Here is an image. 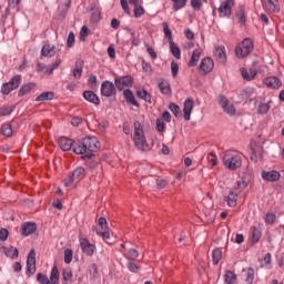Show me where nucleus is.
Masks as SVG:
<instances>
[{
    "instance_id": "nucleus-28",
    "label": "nucleus",
    "mask_w": 284,
    "mask_h": 284,
    "mask_svg": "<svg viewBox=\"0 0 284 284\" xmlns=\"http://www.w3.org/2000/svg\"><path fill=\"white\" fill-rule=\"evenodd\" d=\"M37 88V84L34 82H29L24 85H22L18 92V97H26V94H30L32 90Z\"/></svg>"
},
{
    "instance_id": "nucleus-27",
    "label": "nucleus",
    "mask_w": 284,
    "mask_h": 284,
    "mask_svg": "<svg viewBox=\"0 0 284 284\" xmlns=\"http://www.w3.org/2000/svg\"><path fill=\"white\" fill-rule=\"evenodd\" d=\"M57 54L55 47L51 44H44L41 50V55L52 59Z\"/></svg>"
},
{
    "instance_id": "nucleus-45",
    "label": "nucleus",
    "mask_w": 284,
    "mask_h": 284,
    "mask_svg": "<svg viewBox=\"0 0 284 284\" xmlns=\"http://www.w3.org/2000/svg\"><path fill=\"white\" fill-rule=\"evenodd\" d=\"M207 161L211 164V168H214L219 163V158L216 156V153L212 152L207 155Z\"/></svg>"
},
{
    "instance_id": "nucleus-18",
    "label": "nucleus",
    "mask_w": 284,
    "mask_h": 284,
    "mask_svg": "<svg viewBox=\"0 0 284 284\" xmlns=\"http://www.w3.org/2000/svg\"><path fill=\"white\" fill-rule=\"evenodd\" d=\"M263 82L266 85V88H270V90H278V88L283 85V82H281V80L276 77H268L264 79Z\"/></svg>"
},
{
    "instance_id": "nucleus-50",
    "label": "nucleus",
    "mask_w": 284,
    "mask_h": 284,
    "mask_svg": "<svg viewBox=\"0 0 284 284\" xmlns=\"http://www.w3.org/2000/svg\"><path fill=\"white\" fill-rule=\"evenodd\" d=\"M72 250L71 248H67L64 251V263H67V265H70V263H72Z\"/></svg>"
},
{
    "instance_id": "nucleus-6",
    "label": "nucleus",
    "mask_w": 284,
    "mask_h": 284,
    "mask_svg": "<svg viewBox=\"0 0 284 284\" xmlns=\"http://www.w3.org/2000/svg\"><path fill=\"white\" fill-rule=\"evenodd\" d=\"M84 178L85 169L79 166L64 180V187H72V185H75V183H79V181Z\"/></svg>"
},
{
    "instance_id": "nucleus-16",
    "label": "nucleus",
    "mask_w": 284,
    "mask_h": 284,
    "mask_svg": "<svg viewBox=\"0 0 284 284\" xmlns=\"http://www.w3.org/2000/svg\"><path fill=\"white\" fill-rule=\"evenodd\" d=\"M262 6L266 12H281L278 0H262Z\"/></svg>"
},
{
    "instance_id": "nucleus-11",
    "label": "nucleus",
    "mask_w": 284,
    "mask_h": 284,
    "mask_svg": "<svg viewBox=\"0 0 284 284\" xmlns=\"http://www.w3.org/2000/svg\"><path fill=\"white\" fill-rule=\"evenodd\" d=\"M37 272V253L31 250L27 258V274H34Z\"/></svg>"
},
{
    "instance_id": "nucleus-44",
    "label": "nucleus",
    "mask_w": 284,
    "mask_h": 284,
    "mask_svg": "<svg viewBox=\"0 0 284 284\" xmlns=\"http://www.w3.org/2000/svg\"><path fill=\"white\" fill-rule=\"evenodd\" d=\"M236 19L239 20V23H241V26H245V9L241 8L236 12Z\"/></svg>"
},
{
    "instance_id": "nucleus-23",
    "label": "nucleus",
    "mask_w": 284,
    "mask_h": 284,
    "mask_svg": "<svg viewBox=\"0 0 284 284\" xmlns=\"http://www.w3.org/2000/svg\"><path fill=\"white\" fill-rule=\"evenodd\" d=\"M83 98L85 101H89V103H93L94 105H100L101 103L99 95H97L93 91H84Z\"/></svg>"
},
{
    "instance_id": "nucleus-40",
    "label": "nucleus",
    "mask_w": 284,
    "mask_h": 284,
    "mask_svg": "<svg viewBox=\"0 0 284 284\" xmlns=\"http://www.w3.org/2000/svg\"><path fill=\"white\" fill-rule=\"evenodd\" d=\"M0 132L3 136H12V125L10 123L2 124Z\"/></svg>"
},
{
    "instance_id": "nucleus-20",
    "label": "nucleus",
    "mask_w": 284,
    "mask_h": 284,
    "mask_svg": "<svg viewBox=\"0 0 284 284\" xmlns=\"http://www.w3.org/2000/svg\"><path fill=\"white\" fill-rule=\"evenodd\" d=\"M215 59L219 61V63H227V54H225V47H216L213 52Z\"/></svg>"
},
{
    "instance_id": "nucleus-51",
    "label": "nucleus",
    "mask_w": 284,
    "mask_h": 284,
    "mask_svg": "<svg viewBox=\"0 0 284 284\" xmlns=\"http://www.w3.org/2000/svg\"><path fill=\"white\" fill-rule=\"evenodd\" d=\"M134 17L135 19H139L140 17H143V14H145V9H143V7H141L140 4L138 7H134Z\"/></svg>"
},
{
    "instance_id": "nucleus-26",
    "label": "nucleus",
    "mask_w": 284,
    "mask_h": 284,
    "mask_svg": "<svg viewBox=\"0 0 284 284\" xmlns=\"http://www.w3.org/2000/svg\"><path fill=\"white\" fill-rule=\"evenodd\" d=\"M241 74L245 81H254V79H256V74H258V72L255 69H251L248 72L247 69L242 68Z\"/></svg>"
},
{
    "instance_id": "nucleus-58",
    "label": "nucleus",
    "mask_w": 284,
    "mask_h": 284,
    "mask_svg": "<svg viewBox=\"0 0 284 284\" xmlns=\"http://www.w3.org/2000/svg\"><path fill=\"white\" fill-rule=\"evenodd\" d=\"M67 45L68 48H72L74 45V33L70 32L67 39Z\"/></svg>"
},
{
    "instance_id": "nucleus-55",
    "label": "nucleus",
    "mask_w": 284,
    "mask_h": 284,
    "mask_svg": "<svg viewBox=\"0 0 284 284\" xmlns=\"http://www.w3.org/2000/svg\"><path fill=\"white\" fill-rule=\"evenodd\" d=\"M128 256L129 258H131V261H134L135 258H139V251H136L135 248H130Z\"/></svg>"
},
{
    "instance_id": "nucleus-32",
    "label": "nucleus",
    "mask_w": 284,
    "mask_h": 284,
    "mask_svg": "<svg viewBox=\"0 0 284 284\" xmlns=\"http://www.w3.org/2000/svg\"><path fill=\"white\" fill-rule=\"evenodd\" d=\"M136 95L139 97V99H142L146 103H152V94H150V92H148V90L138 89L136 90Z\"/></svg>"
},
{
    "instance_id": "nucleus-5",
    "label": "nucleus",
    "mask_w": 284,
    "mask_h": 284,
    "mask_svg": "<svg viewBox=\"0 0 284 284\" xmlns=\"http://www.w3.org/2000/svg\"><path fill=\"white\" fill-rule=\"evenodd\" d=\"M59 278H60L59 267H57V265L52 267L50 277H48V275L42 273L37 274V281L38 283H41V284H59Z\"/></svg>"
},
{
    "instance_id": "nucleus-60",
    "label": "nucleus",
    "mask_w": 284,
    "mask_h": 284,
    "mask_svg": "<svg viewBox=\"0 0 284 284\" xmlns=\"http://www.w3.org/2000/svg\"><path fill=\"white\" fill-rule=\"evenodd\" d=\"M131 37H132L131 38L132 45L136 47L141 44V40H139L135 32H131Z\"/></svg>"
},
{
    "instance_id": "nucleus-17",
    "label": "nucleus",
    "mask_w": 284,
    "mask_h": 284,
    "mask_svg": "<svg viewBox=\"0 0 284 284\" xmlns=\"http://www.w3.org/2000/svg\"><path fill=\"white\" fill-rule=\"evenodd\" d=\"M36 232H37V223L34 222H24L21 225L22 236H30V234H34Z\"/></svg>"
},
{
    "instance_id": "nucleus-30",
    "label": "nucleus",
    "mask_w": 284,
    "mask_h": 284,
    "mask_svg": "<svg viewBox=\"0 0 284 284\" xmlns=\"http://www.w3.org/2000/svg\"><path fill=\"white\" fill-rule=\"evenodd\" d=\"M158 87L160 92H162V94H165L166 97L172 95V87H170V82L165 80H161Z\"/></svg>"
},
{
    "instance_id": "nucleus-37",
    "label": "nucleus",
    "mask_w": 284,
    "mask_h": 284,
    "mask_svg": "<svg viewBox=\"0 0 284 284\" xmlns=\"http://www.w3.org/2000/svg\"><path fill=\"white\" fill-rule=\"evenodd\" d=\"M171 53L175 59H181V48L174 43V41L169 42Z\"/></svg>"
},
{
    "instance_id": "nucleus-1",
    "label": "nucleus",
    "mask_w": 284,
    "mask_h": 284,
    "mask_svg": "<svg viewBox=\"0 0 284 284\" xmlns=\"http://www.w3.org/2000/svg\"><path fill=\"white\" fill-rule=\"evenodd\" d=\"M101 142L95 136L84 138L82 143L74 144V154H82L81 159H92L93 152H99Z\"/></svg>"
},
{
    "instance_id": "nucleus-14",
    "label": "nucleus",
    "mask_w": 284,
    "mask_h": 284,
    "mask_svg": "<svg viewBox=\"0 0 284 284\" xmlns=\"http://www.w3.org/2000/svg\"><path fill=\"white\" fill-rule=\"evenodd\" d=\"M101 94L102 97H113V94H116V84L110 82V81H104L101 84Z\"/></svg>"
},
{
    "instance_id": "nucleus-35",
    "label": "nucleus",
    "mask_w": 284,
    "mask_h": 284,
    "mask_svg": "<svg viewBox=\"0 0 284 284\" xmlns=\"http://www.w3.org/2000/svg\"><path fill=\"white\" fill-rule=\"evenodd\" d=\"M54 99V92L45 91L36 98V101H52Z\"/></svg>"
},
{
    "instance_id": "nucleus-22",
    "label": "nucleus",
    "mask_w": 284,
    "mask_h": 284,
    "mask_svg": "<svg viewBox=\"0 0 284 284\" xmlns=\"http://www.w3.org/2000/svg\"><path fill=\"white\" fill-rule=\"evenodd\" d=\"M201 54H203V49L201 48L193 51L192 57L187 62L189 68H195V65L199 63V60L201 59Z\"/></svg>"
},
{
    "instance_id": "nucleus-8",
    "label": "nucleus",
    "mask_w": 284,
    "mask_h": 284,
    "mask_svg": "<svg viewBox=\"0 0 284 284\" xmlns=\"http://www.w3.org/2000/svg\"><path fill=\"white\" fill-rule=\"evenodd\" d=\"M232 8H234V0L223 1L217 9L219 17L222 19L225 17H232Z\"/></svg>"
},
{
    "instance_id": "nucleus-24",
    "label": "nucleus",
    "mask_w": 284,
    "mask_h": 284,
    "mask_svg": "<svg viewBox=\"0 0 284 284\" xmlns=\"http://www.w3.org/2000/svg\"><path fill=\"white\" fill-rule=\"evenodd\" d=\"M90 10L92 12L91 14V21L93 23H99V21H101V10L99 9V7H97V3H91L90 4Z\"/></svg>"
},
{
    "instance_id": "nucleus-63",
    "label": "nucleus",
    "mask_w": 284,
    "mask_h": 284,
    "mask_svg": "<svg viewBox=\"0 0 284 284\" xmlns=\"http://www.w3.org/2000/svg\"><path fill=\"white\" fill-rule=\"evenodd\" d=\"M121 7L126 14H130V7L128 6V0H120Z\"/></svg>"
},
{
    "instance_id": "nucleus-19",
    "label": "nucleus",
    "mask_w": 284,
    "mask_h": 284,
    "mask_svg": "<svg viewBox=\"0 0 284 284\" xmlns=\"http://www.w3.org/2000/svg\"><path fill=\"white\" fill-rule=\"evenodd\" d=\"M262 179L264 181H268L270 183H274L281 179V173L278 171H263Z\"/></svg>"
},
{
    "instance_id": "nucleus-9",
    "label": "nucleus",
    "mask_w": 284,
    "mask_h": 284,
    "mask_svg": "<svg viewBox=\"0 0 284 284\" xmlns=\"http://www.w3.org/2000/svg\"><path fill=\"white\" fill-rule=\"evenodd\" d=\"M219 103L222 110H224V112L230 116H234L236 114V108L234 104L230 103V100H227L225 95H220Z\"/></svg>"
},
{
    "instance_id": "nucleus-2",
    "label": "nucleus",
    "mask_w": 284,
    "mask_h": 284,
    "mask_svg": "<svg viewBox=\"0 0 284 284\" xmlns=\"http://www.w3.org/2000/svg\"><path fill=\"white\" fill-rule=\"evenodd\" d=\"M223 165L231 172H236L243 165V158L239 151L227 150L224 152L223 158Z\"/></svg>"
},
{
    "instance_id": "nucleus-41",
    "label": "nucleus",
    "mask_w": 284,
    "mask_h": 284,
    "mask_svg": "<svg viewBox=\"0 0 284 284\" xmlns=\"http://www.w3.org/2000/svg\"><path fill=\"white\" fill-rule=\"evenodd\" d=\"M169 110H171V112H173V114H174V116H176V119H181V116H183V113H181V108L176 103H170Z\"/></svg>"
},
{
    "instance_id": "nucleus-36",
    "label": "nucleus",
    "mask_w": 284,
    "mask_h": 284,
    "mask_svg": "<svg viewBox=\"0 0 284 284\" xmlns=\"http://www.w3.org/2000/svg\"><path fill=\"white\" fill-rule=\"evenodd\" d=\"M213 265H219L221 258H223V251L221 248H214L212 252Z\"/></svg>"
},
{
    "instance_id": "nucleus-13",
    "label": "nucleus",
    "mask_w": 284,
    "mask_h": 284,
    "mask_svg": "<svg viewBox=\"0 0 284 284\" xmlns=\"http://www.w3.org/2000/svg\"><path fill=\"white\" fill-rule=\"evenodd\" d=\"M80 247L87 256H93L97 252V246L90 243L88 239L80 237Z\"/></svg>"
},
{
    "instance_id": "nucleus-47",
    "label": "nucleus",
    "mask_w": 284,
    "mask_h": 284,
    "mask_svg": "<svg viewBox=\"0 0 284 284\" xmlns=\"http://www.w3.org/2000/svg\"><path fill=\"white\" fill-rule=\"evenodd\" d=\"M245 283L246 284L254 283V268H247L246 277H245Z\"/></svg>"
},
{
    "instance_id": "nucleus-54",
    "label": "nucleus",
    "mask_w": 284,
    "mask_h": 284,
    "mask_svg": "<svg viewBox=\"0 0 284 284\" xmlns=\"http://www.w3.org/2000/svg\"><path fill=\"white\" fill-rule=\"evenodd\" d=\"M191 7L193 10H201V8H203V2H201V0H191Z\"/></svg>"
},
{
    "instance_id": "nucleus-21",
    "label": "nucleus",
    "mask_w": 284,
    "mask_h": 284,
    "mask_svg": "<svg viewBox=\"0 0 284 284\" xmlns=\"http://www.w3.org/2000/svg\"><path fill=\"white\" fill-rule=\"evenodd\" d=\"M59 145L60 150H62L63 152H68L72 150V148H74V141H72V139L62 136L59 139Z\"/></svg>"
},
{
    "instance_id": "nucleus-39",
    "label": "nucleus",
    "mask_w": 284,
    "mask_h": 284,
    "mask_svg": "<svg viewBox=\"0 0 284 284\" xmlns=\"http://www.w3.org/2000/svg\"><path fill=\"white\" fill-rule=\"evenodd\" d=\"M224 281L227 284H235L236 283V275L232 271H226L224 274Z\"/></svg>"
},
{
    "instance_id": "nucleus-3",
    "label": "nucleus",
    "mask_w": 284,
    "mask_h": 284,
    "mask_svg": "<svg viewBox=\"0 0 284 284\" xmlns=\"http://www.w3.org/2000/svg\"><path fill=\"white\" fill-rule=\"evenodd\" d=\"M133 142L135 148L141 152H150L151 148L148 144V140H145V133L141 129V123L134 124Z\"/></svg>"
},
{
    "instance_id": "nucleus-59",
    "label": "nucleus",
    "mask_w": 284,
    "mask_h": 284,
    "mask_svg": "<svg viewBox=\"0 0 284 284\" xmlns=\"http://www.w3.org/2000/svg\"><path fill=\"white\" fill-rule=\"evenodd\" d=\"M81 123H83V119H81L80 116H75L71 119V124H73L74 128H79Z\"/></svg>"
},
{
    "instance_id": "nucleus-56",
    "label": "nucleus",
    "mask_w": 284,
    "mask_h": 284,
    "mask_svg": "<svg viewBox=\"0 0 284 284\" xmlns=\"http://www.w3.org/2000/svg\"><path fill=\"white\" fill-rule=\"evenodd\" d=\"M245 187H247V182L237 181L236 186L234 187V190H240V192H243V190H245Z\"/></svg>"
},
{
    "instance_id": "nucleus-31",
    "label": "nucleus",
    "mask_w": 284,
    "mask_h": 284,
    "mask_svg": "<svg viewBox=\"0 0 284 284\" xmlns=\"http://www.w3.org/2000/svg\"><path fill=\"white\" fill-rule=\"evenodd\" d=\"M1 252L6 254L9 258H18L19 257V250L17 247L11 246L10 248L2 246Z\"/></svg>"
},
{
    "instance_id": "nucleus-42",
    "label": "nucleus",
    "mask_w": 284,
    "mask_h": 284,
    "mask_svg": "<svg viewBox=\"0 0 284 284\" xmlns=\"http://www.w3.org/2000/svg\"><path fill=\"white\" fill-rule=\"evenodd\" d=\"M162 26L165 39H168L169 43H171L172 41H174L172 39V30H170V26L168 24V22H163Z\"/></svg>"
},
{
    "instance_id": "nucleus-4",
    "label": "nucleus",
    "mask_w": 284,
    "mask_h": 284,
    "mask_svg": "<svg viewBox=\"0 0 284 284\" xmlns=\"http://www.w3.org/2000/svg\"><path fill=\"white\" fill-rule=\"evenodd\" d=\"M252 52H254V41L250 38L244 39L235 48V55L237 59H245L246 57H250Z\"/></svg>"
},
{
    "instance_id": "nucleus-64",
    "label": "nucleus",
    "mask_w": 284,
    "mask_h": 284,
    "mask_svg": "<svg viewBox=\"0 0 284 284\" xmlns=\"http://www.w3.org/2000/svg\"><path fill=\"white\" fill-rule=\"evenodd\" d=\"M128 270H130V272H139V265L130 262L128 263Z\"/></svg>"
},
{
    "instance_id": "nucleus-38",
    "label": "nucleus",
    "mask_w": 284,
    "mask_h": 284,
    "mask_svg": "<svg viewBox=\"0 0 284 284\" xmlns=\"http://www.w3.org/2000/svg\"><path fill=\"white\" fill-rule=\"evenodd\" d=\"M173 3V10L174 12H179V10H182V8H185L187 6V0H171Z\"/></svg>"
},
{
    "instance_id": "nucleus-48",
    "label": "nucleus",
    "mask_w": 284,
    "mask_h": 284,
    "mask_svg": "<svg viewBox=\"0 0 284 284\" xmlns=\"http://www.w3.org/2000/svg\"><path fill=\"white\" fill-rule=\"evenodd\" d=\"M72 276H73L72 268H64L62 271V278H63V281H72Z\"/></svg>"
},
{
    "instance_id": "nucleus-62",
    "label": "nucleus",
    "mask_w": 284,
    "mask_h": 284,
    "mask_svg": "<svg viewBox=\"0 0 284 284\" xmlns=\"http://www.w3.org/2000/svg\"><path fill=\"white\" fill-rule=\"evenodd\" d=\"M98 223L101 230H108V220H105V217H100Z\"/></svg>"
},
{
    "instance_id": "nucleus-15",
    "label": "nucleus",
    "mask_w": 284,
    "mask_h": 284,
    "mask_svg": "<svg viewBox=\"0 0 284 284\" xmlns=\"http://www.w3.org/2000/svg\"><path fill=\"white\" fill-rule=\"evenodd\" d=\"M192 110H194V100L192 98H187L183 103V118L184 121H190Z\"/></svg>"
},
{
    "instance_id": "nucleus-53",
    "label": "nucleus",
    "mask_w": 284,
    "mask_h": 284,
    "mask_svg": "<svg viewBox=\"0 0 284 284\" xmlns=\"http://www.w3.org/2000/svg\"><path fill=\"white\" fill-rule=\"evenodd\" d=\"M156 130L158 132H165V122L162 119L156 120Z\"/></svg>"
},
{
    "instance_id": "nucleus-57",
    "label": "nucleus",
    "mask_w": 284,
    "mask_h": 284,
    "mask_svg": "<svg viewBox=\"0 0 284 284\" xmlns=\"http://www.w3.org/2000/svg\"><path fill=\"white\" fill-rule=\"evenodd\" d=\"M9 234H10V232L8 231V229H1L0 230V241H8Z\"/></svg>"
},
{
    "instance_id": "nucleus-25",
    "label": "nucleus",
    "mask_w": 284,
    "mask_h": 284,
    "mask_svg": "<svg viewBox=\"0 0 284 284\" xmlns=\"http://www.w3.org/2000/svg\"><path fill=\"white\" fill-rule=\"evenodd\" d=\"M239 201V192L231 190L229 195L226 196V203L229 207H236V203Z\"/></svg>"
},
{
    "instance_id": "nucleus-46",
    "label": "nucleus",
    "mask_w": 284,
    "mask_h": 284,
    "mask_svg": "<svg viewBox=\"0 0 284 284\" xmlns=\"http://www.w3.org/2000/svg\"><path fill=\"white\" fill-rule=\"evenodd\" d=\"M265 223L267 225H274V223H276V214H274V213H266V215H265Z\"/></svg>"
},
{
    "instance_id": "nucleus-61",
    "label": "nucleus",
    "mask_w": 284,
    "mask_h": 284,
    "mask_svg": "<svg viewBox=\"0 0 284 284\" xmlns=\"http://www.w3.org/2000/svg\"><path fill=\"white\" fill-rule=\"evenodd\" d=\"M98 236H101L103 241H108L110 239V232L108 231H97Z\"/></svg>"
},
{
    "instance_id": "nucleus-12",
    "label": "nucleus",
    "mask_w": 284,
    "mask_h": 284,
    "mask_svg": "<svg viewBox=\"0 0 284 284\" xmlns=\"http://www.w3.org/2000/svg\"><path fill=\"white\" fill-rule=\"evenodd\" d=\"M212 70H214V60L210 57L203 58L200 63L201 74H210Z\"/></svg>"
},
{
    "instance_id": "nucleus-29",
    "label": "nucleus",
    "mask_w": 284,
    "mask_h": 284,
    "mask_svg": "<svg viewBox=\"0 0 284 284\" xmlns=\"http://www.w3.org/2000/svg\"><path fill=\"white\" fill-rule=\"evenodd\" d=\"M123 95L125 101H128V103H130L131 105H134L135 108H139V102L134 98V93L132 92V90L125 89L123 91Z\"/></svg>"
},
{
    "instance_id": "nucleus-10",
    "label": "nucleus",
    "mask_w": 284,
    "mask_h": 284,
    "mask_svg": "<svg viewBox=\"0 0 284 284\" xmlns=\"http://www.w3.org/2000/svg\"><path fill=\"white\" fill-rule=\"evenodd\" d=\"M134 83V79H132L131 75H124L121 78L114 79V85L116 90H123L124 88H132V84Z\"/></svg>"
},
{
    "instance_id": "nucleus-49",
    "label": "nucleus",
    "mask_w": 284,
    "mask_h": 284,
    "mask_svg": "<svg viewBox=\"0 0 284 284\" xmlns=\"http://www.w3.org/2000/svg\"><path fill=\"white\" fill-rule=\"evenodd\" d=\"M9 114H12V106H0V116H9Z\"/></svg>"
},
{
    "instance_id": "nucleus-34",
    "label": "nucleus",
    "mask_w": 284,
    "mask_h": 284,
    "mask_svg": "<svg viewBox=\"0 0 284 284\" xmlns=\"http://www.w3.org/2000/svg\"><path fill=\"white\" fill-rule=\"evenodd\" d=\"M261 230H258L256 226H252L251 227V241L252 243H258V241H261Z\"/></svg>"
},
{
    "instance_id": "nucleus-43",
    "label": "nucleus",
    "mask_w": 284,
    "mask_h": 284,
    "mask_svg": "<svg viewBox=\"0 0 284 284\" xmlns=\"http://www.w3.org/2000/svg\"><path fill=\"white\" fill-rule=\"evenodd\" d=\"M270 103H272V101H270L267 103H261L258 105L257 113L258 114H267V112H270Z\"/></svg>"
},
{
    "instance_id": "nucleus-33",
    "label": "nucleus",
    "mask_w": 284,
    "mask_h": 284,
    "mask_svg": "<svg viewBox=\"0 0 284 284\" xmlns=\"http://www.w3.org/2000/svg\"><path fill=\"white\" fill-rule=\"evenodd\" d=\"M82 74H83V61L78 60L75 62V68L73 69V77L74 79H81Z\"/></svg>"
},
{
    "instance_id": "nucleus-7",
    "label": "nucleus",
    "mask_w": 284,
    "mask_h": 284,
    "mask_svg": "<svg viewBox=\"0 0 284 284\" xmlns=\"http://www.w3.org/2000/svg\"><path fill=\"white\" fill-rule=\"evenodd\" d=\"M21 85V75H14L9 82L3 83L1 87V93L4 95L10 94L12 90H17Z\"/></svg>"
},
{
    "instance_id": "nucleus-52",
    "label": "nucleus",
    "mask_w": 284,
    "mask_h": 284,
    "mask_svg": "<svg viewBox=\"0 0 284 284\" xmlns=\"http://www.w3.org/2000/svg\"><path fill=\"white\" fill-rule=\"evenodd\" d=\"M171 72H172L173 79H176L179 74V63H176V61L171 62Z\"/></svg>"
}]
</instances>
